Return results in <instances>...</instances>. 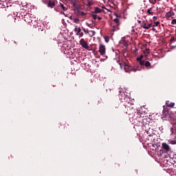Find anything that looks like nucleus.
Listing matches in <instances>:
<instances>
[{
	"mask_svg": "<svg viewBox=\"0 0 176 176\" xmlns=\"http://www.w3.org/2000/svg\"><path fill=\"white\" fill-rule=\"evenodd\" d=\"M118 97L120 101L124 103L125 108L127 109H134V107H133L134 105V101L131 100L129 96H126L124 92L120 91Z\"/></svg>",
	"mask_w": 176,
	"mask_h": 176,
	"instance_id": "obj_1",
	"label": "nucleus"
},
{
	"mask_svg": "<svg viewBox=\"0 0 176 176\" xmlns=\"http://www.w3.org/2000/svg\"><path fill=\"white\" fill-rule=\"evenodd\" d=\"M23 20L31 27L36 28V25H38V22H36V18L34 17L32 14H26L25 15H24Z\"/></svg>",
	"mask_w": 176,
	"mask_h": 176,
	"instance_id": "obj_2",
	"label": "nucleus"
},
{
	"mask_svg": "<svg viewBox=\"0 0 176 176\" xmlns=\"http://www.w3.org/2000/svg\"><path fill=\"white\" fill-rule=\"evenodd\" d=\"M80 45L83 47L84 49H86V50H90V47L89 46V43L87 41L85 40V38H81L80 40Z\"/></svg>",
	"mask_w": 176,
	"mask_h": 176,
	"instance_id": "obj_3",
	"label": "nucleus"
},
{
	"mask_svg": "<svg viewBox=\"0 0 176 176\" xmlns=\"http://www.w3.org/2000/svg\"><path fill=\"white\" fill-rule=\"evenodd\" d=\"M43 2V3H47V7L51 8V9L56 6V1L54 0H45Z\"/></svg>",
	"mask_w": 176,
	"mask_h": 176,
	"instance_id": "obj_4",
	"label": "nucleus"
},
{
	"mask_svg": "<svg viewBox=\"0 0 176 176\" xmlns=\"http://www.w3.org/2000/svg\"><path fill=\"white\" fill-rule=\"evenodd\" d=\"M125 72H128V74H130V72H137V67H134L129 65H125L124 67Z\"/></svg>",
	"mask_w": 176,
	"mask_h": 176,
	"instance_id": "obj_5",
	"label": "nucleus"
},
{
	"mask_svg": "<svg viewBox=\"0 0 176 176\" xmlns=\"http://www.w3.org/2000/svg\"><path fill=\"white\" fill-rule=\"evenodd\" d=\"M173 16H175V13L173 11V8H170V11L166 13L165 19H166V20H171Z\"/></svg>",
	"mask_w": 176,
	"mask_h": 176,
	"instance_id": "obj_6",
	"label": "nucleus"
},
{
	"mask_svg": "<svg viewBox=\"0 0 176 176\" xmlns=\"http://www.w3.org/2000/svg\"><path fill=\"white\" fill-rule=\"evenodd\" d=\"M141 26L144 30H149L152 27V23H148L146 21H143Z\"/></svg>",
	"mask_w": 176,
	"mask_h": 176,
	"instance_id": "obj_7",
	"label": "nucleus"
},
{
	"mask_svg": "<svg viewBox=\"0 0 176 176\" xmlns=\"http://www.w3.org/2000/svg\"><path fill=\"white\" fill-rule=\"evenodd\" d=\"M105 45L100 44L99 45V53L101 56H105Z\"/></svg>",
	"mask_w": 176,
	"mask_h": 176,
	"instance_id": "obj_8",
	"label": "nucleus"
},
{
	"mask_svg": "<svg viewBox=\"0 0 176 176\" xmlns=\"http://www.w3.org/2000/svg\"><path fill=\"white\" fill-rule=\"evenodd\" d=\"M162 149H164L166 152H168L170 151V146L167 144L166 143H162Z\"/></svg>",
	"mask_w": 176,
	"mask_h": 176,
	"instance_id": "obj_9",
	"label": "nucleus"
},
{
	"mask_svg": "<svg viewBox=\"0 0 176 176\" xmlns=\"http://www.w3.org/2000/svg\"><path fill=\"white\" fill-rule=\"evenodd\" d=\"M102 12H104L103 9H101L98 7H94V12H92V13L98 14V13H102Z\"/></svg>",
	"mask_w": 176,
	"mask_h": 176,
	"instance_id": "obj_10",
	"label": "nucleus"
},
{
	"mask_svg": "<svg viewBox=\"0 0 176 176\" xmlns=\"http://www.w3.org/2000/svg\"><path fill=\"white\" fill-rule=\"evenodd\" d=\"M68 2H69L74 8H76L78 6V0H67Z\"/></svg>",
	"mask_w": 176,
	"mask_h": 176,
	"instance_id": "obj_11",
	"label": "nucleus"
},
{
	"mask_svg": "<svg viewBox=\"0 0 176 176\" xmlns=\"http://www.w3.org/2000/svg\"><path fill=\"white\" fill-rule=\"evenodd\" d=\"M120 43L121 45H123V46H129V41L126 40L125 38H122Z\"/></svg>",
	"mask_w": 176,
	"mask_h": 176,
	"instance_id": "obj_12",
	"label": "nucleus"
},
{
	"mask_svg": "<svg viewBox=\"0 0 176 176\" xmlns=\"http://www.w3.org/2000/svg\"><path fill=\"white\" fill-rule=\"evenodd\" d=\"M166 107H168L169 108H173L175 104L174 102H171L170 101H166Z\"/></svg>",
	"mask_w": 176,
	"mask_h": 176,
	"instance_id": "obj_13",
	"label": "nucleus"
},
{
	"mask_svg": "<svg viewBox=\"0 0 176 176\" xmlns=\"http://www.w3.org/2000/svg\"><path fill=\"white\" fill-rule=\"evenodd\" d=\"M113 23H115L116 27H119V25H120V23L119 22V19L118 18L114 19Z\"/></svg>",
	"mask_w": 176,
	"mask_h": 176,
	"instance_id": "obj_14",
	"label": "nucleus"
},
{
	"mask_svg": "<svg viewBox=\"0 0 176 176\" xmlns=\"http://www.w3.org/2000/svg\"><path fill=\"white\" fill-rule=\"evenodd\" d=\"M147 13L148 14L149 16H153V14H155V12H153V11L152 10V8H150L147 10Z\"/></svg>",
	"mask_w": 176,
	"mask_h": 176,
	"instance_id": "obj_15",
	"label": "nucleus"
},
{
	"mask_svg": "<svg viewBox=\"0 0 176 176\" xmlns=\"http://www.w3.org/2000/svg\"><path fill=\"white\" fill-rule=\"evenodd\" d=\"M94 4V2L92 0H88L87 6H88V8H90V6H92V5Z\"/></svg>",
	"mask_w": 176,
	"mask_h": 176,
	"instance_id": "obj_16",
	"label": "nucleus"
},
{
	"mask_svg": "<svg viewBox=\"0 0 176 176\" xmlns=\"http://www.w3.org/2000/svg\"><path fill=\"white\" fill-rule=\"evenodd\" d=\"M74 31L76 32V35H78L81 32L82 29H80V28H75Z\"/></svg>",
	"mask_w": 176,
	"mask_h": 176,
	"instance_id": "obj_17",
	"label": "nucleus"
},
{
	"mask_svg": "<svg viewBox=\"0 0 176 176\" xmlns=\"http://www.w3.org/2000/svg\"><path fill=\"white\" fill-rule=\"evenodd\" d=\"M60 8H62V10H63V12L67 11V9H68V8H67L66 6H65L64 4H63V3H60Z\"/></svg>",
	"mask_w": 176,
	"mask_h": 176,
	"instance_id": "obj_18",
	"label": "nucleus"
},
{
	"mask_svg": "<svg viewBox=\"0 0 176 176\" xmlns=\"http://www.w3.org/2000/svg\"><path fill=\"white\" fill-rule=\"evenodd\" d=\"M144 67H146V68L151 67V63L149 61L144 62Z\"/></svg>",
	"mask_w": 176,
	"mask_h": 176,
	"instance_id": "obj_19",
	"label": "nucleus"
},
{
	"mask_svg": "<svg viewBox=\"0 0 176 176\" xmlns=\"http://www.w3.org/2000/svg\"><path fill=\"white\" fill-rule=\"evenodd\" d=\"M159 25H160V22L157 21V22H154V25H152V27H159Z\"/></svg>",
	"mask_w": 176,
	"mask_h": 176,
	"instance_id": "obj_20",
	"label": "nucleus"
},
{
	"mask_svg": "<svg viewBox=\"0 0 176 176\" xmlns=\"http://www.w3.org/2000/svg\"><path fill=\"white\" fill-rule=\"evenodd\" d=\"M74 23H76V24H79V19L78 18H74L73 19Z\"/></svg>",
	"mask_w": 176,
	"mask_h": 176,
	"instance_id": "obj_21",
	"label": "nucleus"
},
{
	"mask_svg": "<svg viewBox=\"0 0 176 176\" xmlns=\"http://www.w3.org/2000/svg\"><path fill=\"white\" fill-rule=\"evenodd\" d=\"M104 41L105 42H107V43H108V42H109V36H104Z\"/></svg>",
	"mask_w": 176,
	"mask_h": 176,
	"instance_id": "obj_22",
	"label": "nucleus"
},
{
	"mask_svg": "<svg viewBox=\"0 0 176 176\" xmlns=\"http://www.w3.org/2000/svg\"><path fill=\"white\" fill-rule=\"evenodd\" d=\"M174 41H175V37L174 36H172L170 37V42H171V43H173V42H174Z\"/></svg>",
	"mask_w": 176,
	"mask_h": 176,
	"instance_id": "obj_23",
	"label": "nucleus"
},
{
	"mask_svg": "<svg viewBox=\"0 0 176 176\" xmlns=\"http://www.w3.org/2000/svg\"><path fill=\"white\" fill-rule=\"evenodd\" d=\"M144 54H146V53L147 54H149V53H150V50L148 49V48H146V49L145 50V51H144Z\"/></svg>",
	"mask_w": 176,
	"mask_h": 176,
	"instance_id": "obj_24",
	"label": "nucleus"
},
{
	"mask_svg": "<svg viewBox=\"0 0 176 176\" xmlns=\"http://www.w3.org/2000/svg\"><path fill=\"white\" fill-rule=\"evenodd\" d=\"M140 65L142 67L145 65V60H140Z\"/></svg>",
	"mask_w": 176,
	"mask_h": 176,
	"instance_id": "obj_25",
	"label": "nucleus"
},
{
	"mask_svg": "<svg viewBox=\"0 0 176 176\" xmlns=\"http://www.w3.org/2000/svg\"><path fill=\"white\" fill-rule=\"evenodd\" d=\"M142 58H144V56L141 55L140 57L137 58V60L138 61H141V60H142Z\"/></svg>",
	"mask_w": 176,
	"mask_h": 176,
	"instance_id": "obj_26",
	"label": "nucleus"
},
{
	"mask_svg": "<svg viewBox=\"0 0 176 176\" xmlns=\"http://www.w3.org/2000/svg\"><path fill=\"white\" fill-rule=\"evenodd\" d=\"M149 2H150V3L155 5V3H156V0H149Z\"/></svg>",
	"mask_w": 176,
	"mask_h": 176,
	"instance_id": "obj_27",
	"label": "nucleus"
},
{
	"mask_svg": "<svg viewBox=\"0 0 176 176\" xmlns=\"http://www.w3.org/2000/svg\"><path fill=\"white\" fill-rule=\"evenodd\" d=\"M92 18L94 19V20H97L98 19L97 14H92Z\"/></svg>",
	"mask_w": 176,
	"mask_h": 176,
	"instance_id": "obj_28",
	"label": "nucleus"
},
{
	"mask_svg": "<svg viewBox=\"0 0 176 176\" xmlns=\"http://www.w3.org/2000/svg\"><path fill=\"white\" fill-rule=\"evenodd\" d=\"M82 31H84L85 34H89V30H86L85 28H82Z\"/></svg>",
	"mask_w": 176,
	"mask_h": 176,
	"instance_id": "obj_29",
	"label": "nucleus"
},
{
	"mask_svg": "<svg viewBox=\"0 0 176 176\" xmlns=\"http://www.w3.org/2000/svg\"><path fill=\"white\" fill-rule=\"evenodd\" d=\"M80 16H86L87 14L86 12H80Z\"/></svg>",
	"mask_w": 176,
	"mask_h": 176,
	"instance_id": "obj_30",
	"label": "nucleus"
},
{
	"mask_svg": "<svg viewBox=\"0 0 176 176\" xmlns=\"http://www.w3.org/2000/svg\"><path fill=\"white\" fill-rule=\"evenodd\" d=\"M171 24H173V25L176 24V19H173L171 21Z\"/></svg>",
	"mask_w": 176,
	"mask_h": 176,
	"instance_id": "obj_31",
	"label": "nucleus"
},
{
	"mask_svg": "<svg viewBox=\"0 0 176 176\" xmlns=\"http://www.w3.org/2000/svg\"><path fill=\"white\" fill-rule=\"evenodd\" d=\"M80 38H82L83 36V32H80L79 34H77Z\"/></svg>",
	"mask_w": 176,
	"mask_h": 176,
	"instance_id": "obj_32",
	"label": "nucleus"
},
{
	"mask_svg": "<svg viewBox=\"0 0 176 176\" xmlns=\"http://www.w3.org/2000/svg\"><path fill=\"white\" fill-rule=\"evenodd\" d=\"M114 16H116L117 19H118V17H120V16L118 15V13H116V12L114 13Z\"/></svg>",
	"mask_w": 176,
	"mask_h": 176,
	"instance_id": "obj_33",
	"label": "nucleus"
},
{
	"mask_svg": "<svg viewBox=\"0 0 176 176\" xmlns=\"http://www.w3.org/2000/svg\"><path fill=\"white\" fill-rule=\"evenodd\" d=\"M153 19L154 20V21H156V20H157V16H153Z\"/></svg>",
	"mask_w": 176,
	"mask_h": 176,
	"instance_id": "obj_34",
	"label": "nucleus"
},
{
	"mask_svg": "<svg viewBox=\"0 0 176 176\" xmlns=\"http://www.w3.org/2000/svg\"><path fill=\"white\" fill-rule=\"evenodd\" d=\"M170 144H176V142H174V140L170 141Z\"/></svg>",
	"mask_w": 176,
	"mask_h": 176,
	"instance_id": "obj_35",
	"label": "nucleus"
},
{
	"mask_svg": "<svg viewBox=\"0 0 176 176\" xmlns=\"http://www.w3.org/2000/svg\"><path fill=\"white\" fill-rule=\"evenodd\" d=\"M102 18H101V16H98V20H102Z\"/></svg>",
	"mask_w": 176,
	"mask_h": 176,
	"instance_id": "obj_36",
	"label": "nucleus"
},
{
	"mask_svg": "<svg viewBox=\"0 0 176 176\" xmlns=\"http://www.w3.org/2000/svg\"><path fill=\"white\" fill-rule=\"evenodd\" d=\"M91 32H92V35H95L96 34V32H94V31H91Z\"/></svg>",
	"mask_w": 176,
	"mask_h": 176,
	"instance_id": "obj_37",
	"label": "nucleus"
},
{
	"mask_svg": "<svg viewBox=\"0 0 176 176\" xmlns=\"http://www.w3.org/2000/svg\"><path fill=\"white\" fill-rule=\"evenodd\" d=\"M67 126H68V124H65L64 129H67Z\"/></svg>",
	"mask_w": 176,
	"mask_h": 176,
	"instance_id": "obj_38",
	"label": "nucleus"
},
{
	"mask_svg": "<svg viewBox=\"0 0 176 176\" xmlns=\"http://www.w3.org/2000/svg\"><path fill=\"white\" fill-rule=\"evenodd\" d=\"M69 19H70V20H73L74 19H72V16H71L70 17H69Z\"/></svg>",
	"mask_w": 176,
	"mask_h": 176,
	"instance_id": "obj_39",
	"label": "nucleus"
},
{
	"mask_svg": "<svg viewBox=\"0 0 176 176\" xmlns=\"http://www.w3.org/2000/svg\"><path fill=\"white\" fill-rule=\"evenodd\" d=\"M153 31H156V30L155 29V28H153Z\"/></svg>",
	"mask_w": 176,
	"mask_h": 176,
	"instance_id": "obj_40",
	"label": "nucleus"
},
{
	"mask_svg": "<svg viewBox=\"0 0 176 176\" xmlns=\"http://www.w3.org/2000/svg\"><path fill=\"white\" fill-rule=\"evenodd\" d=\"M139 24H141V21H138Z\"/></svg>",
	"mask_w": 176,
	"mask_h": 176,
	"instance_id": "obj_41",
	"label": "nucleus"
},
{
	"mask_svg": "<svg viewBox=\"0 0 176 176\" xmlns=\"http://www.w3.org/2000/svg\"><path fill=\"white\" fill-rule=\"evenodd\" d=\"M103 9H105V7H102Z\"/></svg>",
	"mask_w": 176,
	"mask_h": 176,
	"instance_id": "obj_42",
	"label": "nucleus"
},
{
	"mask_svg": "<svg viewBox=\"0 0 176 176\" xmlns=\"http://www.w3.org/2000/svg\"><path fill=\"white\" fill-rule=\"evenodd\" d=\"M113 31H115V29H113Z\"/></svg>",
	"mask_w": 176,
	"mask_h": 176,
	"instance_id": "obj_43",
	"label": "nucleus"
}]
</instances>
